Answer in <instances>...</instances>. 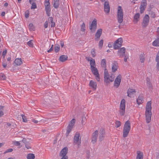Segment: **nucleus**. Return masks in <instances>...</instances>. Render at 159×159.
<instances>
[{
  "instance_id": "26",
  "label": "nucleus",
  "mask_w": 159,
  "mask_h": 159,
  "mask_svg": "<svg viewBox=\"0 0 159 159\" xmlns=\"http://www.w3.org/2000/svg\"><path fill=\"white\" fill-rule=\"evenodd\" d=\"M15 63L16 65L20 66L22 63V61L21 58L16 59L15 61Z\"/></svg>"
},
{
  "instance_id": "44",
  "label": "nucleus",
  "mask_w": 159,
  "mask_h": 159,
  "mask_svg": "<svg viewBox=\"0 0 159 159\" xmlns=\"http://www.w3.org/2000/svg\"><path fill=\"white\" fill-rule=\"evenodd\" d=\"M91 53L92 55V56L93 57H94L96 56L95 52V49H92L91 50Z\"/></svg>"
},
{
  "instance_id": "5",
  "label": "nucleus",
  "mask_w": 159,
  "mask_h": 159,
  "mask_svg": "<svg viewBox=\"0 0 159 159\" xmlns=\"http://www.w3.org/2000/svg\"><path fill=\"white\" fill-rule=\"evenodd\" d=\"M115 78V75L113 74H111V75L104 77V83L105 85H108L110 82L113 81Z\"/></svg>"
},
{
  "instance_id": "59",
  "label": "nucleus",
  "mask_w": 159,
  "mask_h": 159,
  "mask_svg": "<svg viewBox=\"0 0 159 159\" xmlns=\"http://www.w3.org/2000/svg\"><path fill=\"white\" fill-rule=\"evenodd\" d=\"M14 144L16 146H19L20 145V143L18 141H15Z\"/></svg>"
},
{
  "instance_id": "49",
  "label": "nucleus",
  "mask_w": 159,
  "mask_h": 159,
  "mask_svg": "<svg viewBox=\"0 0 159 159\" xmlns=\"http://www.w3.org/2000/svg\"><path fill=\"white\" fill-rule=\"evenodd\" d=\"M13 149L12 148H9L7 150L4 152L5 153H6L7 152H11L13 151Z\"/></svg>"
},
{
  "instance_id": "16",
  "label": "nucleus",
  "mask_w": 159,
  "mask_h": 159,
  "mask_svg": "<svg viewBox=\"0 0 159 159\" xmlns=\"http://www.w3.org/2000/svg\"><path fill=\"white\" fill-rule=\"evenodd\" d=\"M104 11L107 13H109L110 10V7L108 1L105 2L104 4Z\"/></svg>"
},
{
  "instance_id": "52",
  "label": "nucleus",
  "mask_w": 159,
  "mask_h": 159,
  "mask_svg": "<svg viewBox=\"0 0 159 159\" xmlns=\"http://www.w3.org/2000/svg\"><path fill=\"white\" fill-rule=\"evenodd\" d=\"M25 147L27 149H30L31 148V147L30 146V144H29L26 143L25 144Z\"/></svg>"
},
{
  "instance_id": "60",
  "label": "nucleus",
  "mask_w": 159,
  "mask_h": 159,
  "mask_svg": "<svg viewBox=\"0 0 159 159\" xmlns=\"http://www.w3.org/2000/svg\"><path fill=\"white\" fill-rule=\"evenodd\" d=\"M45 7L50 6V3H44Z\"/></svg>"
},
{
  "instance_id": "34",
  "label": "nucleus",
  "mask_w": 159,
  "mask_h": 159,
  "mask_svg": "<svg viewBox=\"0 0 159 159\" xmlns=\"http://www.w3.org/2000/svg\"><path fill=\"white\" fill-rule=\"evenodd\" d=\"M73 127L70 126L69 125L68 126L67 128V129H66V134L67 136L69 135L70 133L71 132V130L72 128H73Z\"/></svg>"
},
{
  "instance_id": "42",
  "label": "nucleus",
  "mask_w": 159,
  "mask_h": 159,
  "mask_svg": "<svg viewBox=\"0 0 159 159\" xmlns=\"http://www.w3.org/2000/svg\"><path fill=\"white\" fill-rule=\"evenodd\" d=\"M31 4H32V6L31 7V9H34L37 8L36 4L35 2H33Z\"/></svg>"
},
{
  "instance_id": "12",
  "label": "nucleus",
  "mask_w": 159,
  "mask_h": 159,
  "mask_svg": "<svg viewBox=\"0 0 159 159\" xmlns=\"http://www.w3.org/2000/svg\"><path fill=\"white\" fill-rule=\"evenodd\" d=\"M98 134V131L97 130H96L93 133L91 138V142L93 144H94L97 142Z\"/></svg>"
},
{
  "instance_id": "7",
  "label": "nucleus",
  "mask_w": 159,
  "mask_h": 159,
  "mask_svg": "<svg viewBox=\"0 0 159 159\" xmlns=\"http://www.w3.org/2000/svg\"><path fill=\"white\" fill-rule=\"evenodd\" d=\"M123 39L121 38L118 39L114 42L113 44V48L115 49H119L122 46Z\"/></svg>"
},
{
  "instance_id": "25",
  "label": "nucleus",
  "mask_w": 159,
  "mask_h": 159,
  "mask_svg": "<svg viewBox=\"0 0 159 159\" xmlns=\"http://www.w3.org/2000/svg\"><path fill=\"white\" fill-rule=\"evenodd\" d=\"M68 59L67 56L62 55L61 56L59 57V60L61 62H64L67 60Z\"/></svg>"
},
{
  "instance_id": "18",
  "label": "nucleus",
  "mask_w": 159,
  "mask_h": 159,
  "mask_svg": "<svg viewBox=\"0 0 159 159\" xmlns=\"http://www.w3.org/2000/svg\"><path fill=\"white\" fill-rule=\"evenodd\" d=\"M68 148L65 147L61 151L60 153V157L67 156L66 155L67 153Z\"/></svg>"
},
{
  "instance_id": "9",
  "label": "nucleus",
  "mask_w": 159,
  "mask_h": 159,
  "mask_svg": "<svg viewBox=\"0 0 159 159\" xmlns=\"http://www.w3.org/2000/svg\"><path fill=\"white\" fill-rule=\"evenodd\" d=\"M97 23L96 19L92 21V23L89 27V28L92 33H94L97 28Z\"/></svg>"
},
{
  "instance_id": "3",
  "label": "nucleus",
  "mask_w": 159,
  "mask_h": 159,
  "mask_svg": "<svg viewBox=\"0 0 159 159\" xmlns=\"http://www.w3.org/2000/svg\"><path fill=\"white\" fill-rule=\"evenodd\" d=\"M117 17L118 22L120 24L122 23L123 21V9L120 6L118 7Z\"/></svg>"
},
{
  "instance_id": "17",
  "label": "nucleus",
  "mask_w": 159,
  "mask_h": 159,
  "mask_svg": "<svg viewBox=\"0 0 159 159\" xmlns=\"http://www.w3.org/2000/svg\"><path fill=\"white\" fill-rule=\"evenodd\" d=\"M118 63L116 61H114L112 63V70L113 72H115L118 69Z\"/></svg>"
},
{
  "instance_id": "46",
  "label": "nucleus",
  "mask_w": 159,
  "mask_h": 159,
  "mask_svg": "<svg viewBox=\"0 0 159 159\" xmlns=\"http://www.w3.org/2000/svg\"><path fill=\"white\" fill-rule=\"evenodd\" d=\"M32 41V40H30L27 43L28 45L30 47H33V46Z\"/></svg>"
},
{
  "instance_id": "35",
  "label": "nucleus",
  "mask_w": 159,
  "mask_h": 159,
  "mask_svg": "<svg viewBox=\"0 0 159 159\" xmlns=\"http://www.w3.org/2000/svg\"><path fill=\"white\" fill-rule=\"evenodd\" d=\"M75 121V119H73L70 122L68 125L73 127L74 125Z\"/></svg>"
},
{
  "instance_id": "51",
  "label": "nucleus",
  "mask_w": 159,
  "mask_h": 159,
  "mask_svg": "<svg viewBox=\"0 0 159 159\" xmlns=\"http://www.w3.org/2000/svg\"><path fill=\"white\" fill-rule=\"evenodd\" d=\"M45 11H51L50 6L45 7Z\"/></svg>"
},
{
  "instance_id": "23",
  "label": "nucleus",
  "mask_w": 159,
  "mask_h": 159,
  "mask_svg": "<svg viewBox=\"0 0 159 159\" xmlns=\"http://www.w3.org/2000/svg\"><path fill=\"white\" fill-rule=\"evenodd\" d=\"M143 96L142 95H139L137 99V104L139 105L140 104L143 103Z\"/></svg>"
},
{
  "instance_id": "62",
  "label": "nucleus",
  "mask_w": 159,
  "mask_h": 159,
  "mask_svg": "<svg viewBox=\"0 0 159 159\" xmlns=\"http://www.w3.org/2000/svg\"><path fill=\"white\" fill-rule=\"evenodd\" d=\"M108 46L109 48H112V43L111 42L109 43L108 44Z\"/></svg>"
},
{
  "instance_id": "10",
  "label": "nucleus",
  "mask_w": 159,
  "mask_h": 159,
  "mask_svg": "<svg viewBox=\"0 0 159 159\" xmlns=\"http://www.w3.org/2000/svg\"><path fill=\"white\" fill-rule=\"evenodd\" d=\"M90 69L93 73L95 76L96 80L98 81H99L100 80L99 75L97 68L95 66L90 68Z\"/></svg>"
},
{
  "instance_id": "6",
  "label": "nucleus",
  "mask_w": 159,
  "mask_h": 159,
  "mask_svg": "<svg viewBox=\"0 0 159 159\" xmlns=\"http://www.w3.org/2000/svg\"><path fill=\"white\" fill-rule=\"evenodd\" d=\"M81 137L78 132H76L74 138V144L79 146L81 143Z\"/></svg>"
},
{
  "instance_id": "64",
  "label": "nucleus",
  "mask_w": 159,
  "mask_h": 159,
  "mask_svg": "<svg viewBox=\"0 0 159 159\" xmlns=\"http://www.w3.org/2000/svg\"><path fill=\"white\" fill-rule=\"evenodd\" d=\"M157 69L159 70V61H158L157 65Z\"/></svg>"
},
{
  "instance_id": "20",
  "label": "nucleus",
  "mask_w": 159,
  "mask_h": 159,
  "mask_svg": "<svg viewBox=\"0 0 159 159\" xmlns=\"http://www.w3.org/2000/svg\"><path fill=\"white\" fill-rule=\"evenodd\" d=\"M140 14L139 13H136L134 17L133 22L134 23L136 24L139 20Z\"/></svg>"
},
{
  "instance_id": "47",
  "label": "nucleus",
  "mask_w": 159,
  "mask_h": 159,
  "mask_svg": "<svg viewBox=\"0 0 159 159\" xmlns=\"http://www.w3.org/2000/svg\"><path fill=\"white\" fill-rule=\"evenodd\" d=\"M150 15L151 17L153 18L156 16L155 13L152 11L150 12Z\"/></svg>"
},
{
  "instance_id": "13",
  "label": "nucleus",
  "mask_w": 159,
  "mask_h": 159,
  "mask_svg": "<svg viewBox=\"0 0 159 159\" xmlns=\"http://www.w3.org/2000/svg\"><path fill=\"white\" fill-rule=\"evenodd\" d=\"M105 134V130L103 128H101L100 130L99 136V139L100 141L101 142L104 139Z\"/></svg>"
},
{
  "instance_id": "33",
  "label": "nucleus",
  "mask_w": 159,
  "mask_h": 159,
  "mask_svg": "<svg viewBox=\"0 0 159 159\" xmlns=\"http://www.w3.org/2000/svg\"><path fill=\"white\" fill-rule=\"evenodd\" d=\"M27 159H34L35 156L33 154L29 153L27 155Z\"/></svg>"
},
{
  "instance_id": "58",
  "label": "nucleus",
  "mask_w": 159,
  "mask_h": 159,
  "mask_svg": "<svg viewBox=\"0 0 159 159\" xmlns=\"http://www.w3.org/2000/svg\"><path fill=\"white\" fill-rule=\"evenodd\" d=\"M7 51L6 50L2 52V55L3 57H5L6 55Z\"/></svg>"
},
{
  "instance_id": "41",
  "label": "nucleus",
  "mask_w": 159,
  "mask_h": 159,
  "mask_svg": "<svg viewBox=\"0 0 159 159\" xmlns=\"http://www.w3.org/2000/svg\"><path fill=\"white\" fill-rule=\"evenodd\" d=\"M59 49H60V47H59V45H57L55 46V47L54 50L56 52H58L59 51Z\"/></svg>"
},
{
  "instance_id": "1",
  "label": "nucleus",
  "mask_w": 159,
  "mask_h": 159,
  "mask_svg": "<svg viewBox=\"0 0 159 159\" xmlns=\"http://www.w3.org/2000/svg\"><path fill=\"white\" fill-rule=\"evenodd\" d=\"M151 109V103L150 101H149L147 103L145 113L146 121L148 123H149L151 120L152 116Z\"/></svg>"
},
{
  "instance_id": "2",
  "label": "nucleus",
  "mask_w": 159,
  "mask_h": 159,
  "mask_svg": "<svg viewBox=\"0 0 159 159\" xmlns=\"http://www.w3.org/2000/svg\"><path fill=\"white\" fill-rule=\"evenodd\" d=\"M130 129V122L129 120H127L125 123L123 128V136L124 138H126L127 136Z\"/></svg>"
},
{
  "instance_id": "14",
  "label": "nucleus",
  "mask_w": 159,
  "mask_h": 159,
  "mask_svg": "<svg viewBox=\"0 0 159 159\" xmlns=\"http://www.w3.org/2000/svg\"><path fill=\"white\" fill-rule=\"evenodd\" d=\"M102 29H99L97 30L94 36V39L95 41H98L99 40L102 35Z\"/></svg>"
},
{
  "instance_id": "11",
  "label": "nucleus",
  "mask_w": 159,
  "mask_h": 159,
  "mask_svg": "<svg viewBox=\"0 0 159 159\" xmlns=\"http://www.w3.org/2000/svg\"><path fill=\"white\" fill-rule=\"evenodd\" d=\"M121 75L120 74L116 78L114 81V86L116 88H118L119 87L121 81Z\"/></svg>"
},
{
  "instance_id": "32",
  "label": "nucleus",
  "mask_w": 159,
  "mask_h": 159,
  "mask_svg": "<svg viewBox=\"0 0 159 159\" xmlns=\"http://www.w3.org/2000/svg\"><path fill=\"white\" fill-rule=\"evenodd\" d=\"M90 68L96 66L95 61L94 59H93L90 61Z\"/></svg>"
},
{
  "instance_id": "45",
  "label": "nucleus",
  "mask_w": 159,
  "mask_h": 159,
  "mask_svg": "<svg viewBox=\"0 0 159 159\" xmlns=\"http://www.w3.org/2000/svg\"><path fill=\"white\" fill-rule=\"evenodd\" d=\"M21 116L22 118L23 122H27L28 121V120L26 117V116L22 115Z\"/></svg>"
},
{
  "instance_id": "27",
  "label": "nucleus",
  "mask_w": 159,
  "mask_h": 159,
  "mask_svg": "<svg viewBox=\"0 0 159 159\" xmlns=\"http://www.w3.org/2000/svg\"><path fill=\"white\" fill-rule=\"evenodd\" d=\"M143 154L140 151H138L136 159H143Z\"/></svg>"
},
{
  "instance_id": "55",
  "label": "nucleus",
  "mask_w": 159,
  "mask_h": 159,
  "mask_svg": "<svg viewBox=\"0 0 159 159\" xmlns=\"http://www.w3.org/2000/svg\"><path fill=\"white\" fill-rule=\"evenodd\" d=\"M86 59L88 61H90L91 60H92L93 59L91 57H86Z\"/></svg>"
},
{
  "instance_id": "30",
  "label": "nucleus",
  "mask_w": 159,
  "mask_h": 159,
  "mask_svg": "<svg viewBox=\"0 0 159 159\" xmlns=\"http://www.w3.org/2000/svg\"><path fill=\"white\" fill-rule=\"evenodd\" d=\"M147 85L150 89H152V84L151 83L149 79L147 78L146 80Z\"/></svg>"
},
{
  "instance_id": "54",
  "label": "nucleus",
  "mask_w": 159,
  "mask_h": 159,
  "mask_svg": "<svg viewBox=\"0 0 159 159\" xmlns=\"http://www.w3.org/2000/svg\"><path fill=\"white\" fill-rule=\"evenodd\" d=\"M44 27L45 28H47L48 27V22L46 21L44 24Z\"/></svg>"
},
{
  "instance_id": "31",
  "label": "nucleus",
  "mask_w": 159,
  "mask_h": 159,
  "mask_svg": "<svg viewBox=\"0 0 159 159\" xmlns=\"http://www.w3.org/2000/svg\"><path fill=\"white\" fill-rule=\"evenodd\" d=\"M141 62L143 63L145 60V54L143 53H141L139 57Z\"/></svg>"
},
{
  "instance_id": "22",
  "label": "nucleus",
  "mask_w": 159,
  "mask_h": 159,
  "mask_svg": "<svg viewBox=\"0 0 159 159\" xmlns=\"http://www.w3.org/2000/svg\"><path fill=\"white\" fill-rule=\"evenodd\" d=\"M89 86L95 90L97 88V83L94 81L91 80L90 81L89 84Z\"/></svg>"
},
{
  "instance_id": "61",
  "label": "nucleus",
  "mask_w": 159,
  "mask_h": 159,
  "mask_svg": "<svg viewBox=\"0 0 159 159\" xmlns=\"http://www.w3.org/2000/svg\"><path fill=\"white\" fill-rule=\"evenodd\" d=\"M124 56H125V58H124V61L125 62H126L127 61V59L128 58V57L126 55H125Z\"/></svg>"
},
{
  "instance_id": "48",
  "label": "nucleus",
  "mask_w": 159,
  "mask_h": 159,
  "mask_svg": "<svg viewBox=\"0 0 159 159\" xmlns=\"http://www.w3.org/2000/svg\"><path fill=\"white\" fill-rule=\"evenodd\" d=\"M48 20L49 21V23H52L53 22V18L52 17H49L48 18Z\"/></svg>"
},
{
  "instance_id": "8",
  "label": "nucleus",
  "mask_w": 159,
  "mask_h": 159,
  "mask_svg": "<svg viewBox=\"0 0 159 159\" xmlns=\"http://www.w3.org/2000/svg\"><path fill=\"white\" fill-rule=\"evenodd\" d=\"M149 17L148 15H146L143 18L142 25L143 28L146 27L148 24Z\"/></svg>"
},
{
  "instance_id": "39",
  "label": "nucleus",
  "mask_w": 159,
  "mask_h": 159,
  "mask_svg": "<svg viewBox=\"0 0 159 159\" xmlns=\"http://www.w3.org/2000/svg\"><path fill=\"white\" fill-rule=\"evenodd\" d=\"M81 31L83 32L85 30V24L84 23H83V24L81 25Z\"/></svg>"
},
{
  "instance_id": "43",
  "label": "nucleus",
  "mask_w": 159,
  "mask_h": 159,
  "mask_svg": "<svg viewBox=\"0 0 159 159\" xmlns=\"http://www.w3.org/2000/svg\"><path fill=\"white\" fill-rule=\"evenodd\" d=\"M104 68V77L109 75L107 69L106 68Z\"/></svg>"
},
{
  "instance_id": "21",
  "label": "nucleus",
  "mask_w": 159,
  "mask_h": 159,
  "mask_svg": "<svg viewBox=\"0 0 159 159\" xmlns=\"http://www.w3.org/2000/svg\"><path fill=\"white\" fill-rule=\"evenodd\" d=\"M147 5V4L145 2H141L140 8V12L141 13H143L145 10Z\"/></svg>"
},
{
  "instance_id": "63",
  "label": "nucleus",
  "mask_w": 159,
  "mask_h": 159,
  "mask_svg": "<svg viewBox=\"0 0 159 159\" xmlns=\"http://www.w3.org/2000/svg\"><path fill=\"white\" fill-rule=\"evenodd\" d=\"M50 11H46V14H47V15L48 16H50Z\"/></svg>"
},
{
  "instance_id": "15",
  "label": "nucleus",
  "mask_w": 159,
  "mask_h": 159,
  "mask_svg": "<svg viewBox=\"0 0 159 159\" xmlns=\"http://www.w3.org/2000/svg\"><path fill=\"white\" fill-rule=\"evenodd\" d=\"M125 48L123 47L119 49L117 51L118 56L121 57H123L125 55Z\"/></svg>"
},
{
  "instance_id": "56",
  "label": "nucleus",
  "mask_w": 159,
  "mask_h": 159,
  "mask_svg": "<svg viewBox=\"0 0 159 159\" xmlns=\"http://www.w3.org/2000/svg\"><path fill=\"white\" fill-rule=\"evenodd\" d=\"M53 45H52V47H51V48L48 51V52H50L52 50H53Z\"/></svg>"
},
{
  "instance_id": "29",
  "label": "nucleus",
  "mask_w": 159,
  "mask_h": 159,
  "mask_svg": "<svg viewBox=\"0 0 159 159\" xmlns=\"http://www.w3.org/2000/svg\"><path fill=\"white\" fill-rule=\"evenodd\" d=\"M152 45L154 46H159V38L154 41L152 43Z\"/></svg>"
},
{
  "instance_id": "50",
  "label": "nucleus",
  "mask_w": 159,
  "mask_h": 159,
  "mask_svg": "<svg viewBox=\"0 0 159 159\" xmlns=\"http://www.w3.org/2000/svg\"><path fill=\"white\" fill-rule=\"evenodd\" d=\"M159 61V51H158V53L157 54L156 58V61L157 62H158Z\"/></svg>"
},
{
  "instance_id": "4",
  "label": "nucleus",
  "mask_w": 159,
  "mask_h": 159,
  "mask_svg": "<svg viewBox=\"0 0 159 159\" xmlns=\"http://www.w3.org/2000/svg\"><path fill=\"white\" fill-rule=\"evenodd\" d=\"M125 101L124 99H123L120 102V109L119 113L121 116H123L124 115L125 112Z\"/></svg>"
},
{
  "instance_id": "19",
  "label": "nucleus",
  "mask_w": 159,
  "mask_h": 159,
  "mask_svg": "<svg viewBox=\"0 0 159 159\" xmlns=\"http://www.w3.org/2000/svg\"><path fill=\"white\" fill-rule=\"evenodd\" d=\"M136 92L135 90L133 89L129 88L127 91L128 96L130 98H132L133 94Z\"/></svg>"
},
{
  "instance_id": "53",
  "label": "nucleus",
  "mask_w": 159,
  "mask_h": 159,
  "mask_svg": "<svg viewBox=\"0 0 159 159\" xmlns=\"http://www.w3.org/2000/svg\"><path fill=\"white\" fill-rule=\"evenodd\" d=\"M85 119H86V118L85 117H83L82 118V125H84L85 123Z\"/></svg>"
},
{
  "instance_id": "57",
  "label": "nucleus",
  "mask_w": 159,
  "mask_h": 159,
  "mask_svg": "<svg viewBox=\"0 0 159 159\" xmlns=\"http://www.w3.org/2000/svg\"><path fill=\"white\" fill-rule=\"evenodd\" d=\"M29 12H25V16L26 18H27L29 16Z\"/></svg>"
},
{
  "instance_id": "40",
  "label": "nucleus",
  "mask_w": 159,
  "mask_h": 159,
  "mask_svg": "<svg viewBox=\"0 0 159 159\" xmlns=\"http://www.w3.org/2000/svg\"><path fill=\"white\" fill-rule=\"evenodd\" d=\"M103 40L102 39L100 40L99 43V47L100 48H102L103 44Z\"/></svg>"
},
{
  "instance_id": "24",
  "label": "nucleus",
  "mask_w": 159,
  "mask_h": 159,
  "mask_svg": "<svg viewBox=\"0 0 159 159\" xmlns=\"http://www.w3.org/2000/svg\"><path fill=\"white\" fill-rule=\"evenodd\" d=\"M59 5V0H53V6L55 8H57Z\"/></svg>"
},
{
  "instance_id": "28",
  "label": "nucleus",
  "mask_w": 159,
  "mask_h": 159,
  "mask_svg": "<svg viewBox=\"0 0 159 159\" xmlns=\"http://www.w3.org/2000/svg\"><path fill=\"white\" fill-rule=\"evenodd\" d=\"M101 65L102 67H104V68H106V61L105 59H103L102 60Z\"/></svg>"
},
{
  "instance_id": "37",
  "label": "nucleus",
  "mask_w": 159,
  "mask_h": 159,
  "mask_svg": "<svg viewBox=\"0 0 159 159\" xmlns=\"http://www.w3.org/2000/svg\"><path fill=\"white\" fill-rule=\"evenodd\" d=\"M3 107L2 106H0V117L3 116L4 114L3 111Z\"/></svg>"
},
{
  "instance_id": "38",
  "label": "nucleus",
  "mask_w": 159,
  "mask_h": 159,
  "mask_svg": "<svg viewBox=\"0 0 159 159\" xmlns=\"http://www.w3.org/2000/svg\"><path fill=\"white\" fill-rule=\"evenodd\" d=\"M116 127L118 128L120 127L121 125V123L120 121H116L115 122Z\"/></svg>"
},
{
  "instance_id": "36",
  "label": "nucleus",
  "mask_w": 159,
  "mask_h": 159,
  "mask_svg": "<svg viewBox=\"0 0 159 159\" xmlns=\"http://www.w3.org/2000/svg\"><path fill=\"white\" fill-rule=\"evenodd\" d=\"M29 27L30 30H35L34 27L32 23L30 24Z\"/></svg>"
}]
</instances>
